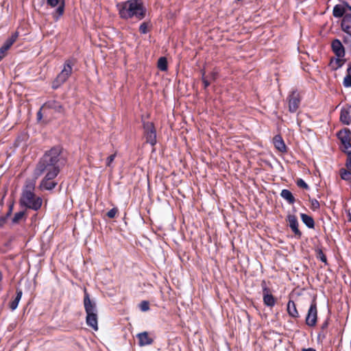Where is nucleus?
I'll return each instance as SVG.
<instances>
[{
    "instance_id": "43",
    "label": "nucleus",
    "mask_w": 351,
    "mask_h": 351,
    "mask_svg": "<svg viewBox=\"0 0 351 351\" xmlns=\"http://www.w3.org/2000/svg\"><path fill=\"white\" fill-rule=\"evenodd\" d=\"M7 51L5 49H3V47H0V57L3 58V57L5 56V52Z\"/></svg>"
},
{
    "instance_id": "40",
    "label": "nucleus",
    "mask_w": 351,
    "mask_h": 351,
    "mask_svg": "<svg viewBox=\"0 0 351 351\" xmlns=\"http://www.w3.org/2000/svg\"><path fill=\"white\" fill-rule=\"evenodd\" d=\"M8 219L5 218L4 215H1L0 217V228L3 227V226L7 223Z\"/></svg>"
},
{
    "instance_id": "17",
    "label": "nucleus",
    "mask_w": 351,
    "mask_h": 351,
    "mask_svg": "<svg viewBox=\"0 0 351 351\" xmlns=\"http://www.w3.org/2000/svg\"><path fill=\"white\" fill-rule=\"evenodd\" d=\"M43 107L47 108L49 109L53 110L56 112L58 113H64V108L60 104V102L57 101L56 100H50L47 102H45Z\"/></svg>"
},
{
    "instance_id": "5",
    "label": "nucleus",
    "mask_w": 351,
    "mask_h": 351,
    "mask_svg": "<svg viewBox=\"0 0 351 351\" xmlns=\"http://www.w3.org/2000/svg\"><path fill=\"white\" fill-rule=\"evenodd\" d=\"M73 62L74 60L71 59L66 60L64 62L63 69L52 82L51 88L53 90L58 89L71 75L72 73Z\"/></svg>"
},
{
    "instance_id": "34",
    "label": "nucleus",
    "mask_w": 351,
    "mask_h": 351,
    "mask_svg": "<svg viewBox=\"0 0 351 351\" xmlns=\"http://www.w3.org/2000/svg\"><path fill=\"white\" fill-rule=\"evenodd\" d=\"M147 26H148L147 22L142 23L139 27V32L143 34H146L148 32Z\"/></svg>"
},
{
    "instance_id": "6",
    "label": "nucleus",
    "mask_w": 351,
    "mask_h": 351,
    "mask_svg": "<svg viewBox=\"0 0 351 351\" xmlns=\"http://www.w3.org/2000/svg\"><path fill=\"white\" fill-rule=\"evenodd\" d=\"M144 134L146 138V143L154 146L157 143L156 130L152 122L143 121Z\"/></svg>"
},
{
    "instance_id": "36",
    "label": "nucleus",
    "mask_w": 351,
    "mask_h": 351,
    "mask_svg": "<svg viewBox=\"0 0 351 351\" xmlns=\"http://www.w3.org/2000/svg\"><path fill=\"white\" fill-rule=\"evenodd\" d=\"M218 74H219V71L215 69L208 74V77L210 80L215 81L217 78Z\"/></svg>"
},
{
    "instance_id": "41",
    "label": "nucleus",
    "mask_w": 351,
    "mask_h": 351,
    "mask_svg": "<svg viewBox=\"0 0 351 351\" xmlns=\"http://www.w3.org/2000/svg\"><path fill=\"white\" fill-rule=\"evenodd\" d=\"M43 106L40 108V110L36 113V119L38 121H40L43 119V113H42V109Z\"/></svg>"
},
{
    "instance_id": "25",
    "label": "nucleus",
    "mask_w": 351,
    "mask_h": 351,
    "mask_svg": "<svg viewBox=\"0 0 351 351\" xmlns=\"http://www.w3.org/2000/svg\"><path fill=\"white\" fill-rule=\"evenodd\" d=\"M25 211L21 210L18 213H16L11 219V225L19 224L21 221H25Z\"/></svg>"
},
{
    "instance_id": "9",
    "label": "nucleus",
    "mask_w": 351,
    "mask_h": 351,
    "mask_svg": "<svg viewBox=\"0 0 351 351\" xmlns=\"http://www.w3.org/2000/svg\"><path fill=\"white\" fill-rule=\"evenodd\" d=\"M289 102V111L291 113L296 112L300 104V97L297 90H293L287 97Z\"/></svg>"
},
{
    "instance_id": "2",
    "label": "nucleus",
    "mask_w": 351,
    "mask_h": 351,
    "mask_svg": "<svg viewBox=\"0 0 351 351\" xmlns=\"http://www.w3.org/2000/svg\"><path fill=\"white\" fill-rule=\"evenodd\" d=\"M119 17L125 21L134 19L136 21L143 20L147 13V9L143 5V0H127L116 5Z\"/></svg>"
},
{
    "instance_id": "20",
    "label": "nucleus",
    "mask_w": 351,
    "mask_h": 351,
    "mask_svg": "<svg viewBox=\"0 0 351 351\" xmlns=\"http://www.w3.org/2000/svg\"><path fill=\"white\" fill-rule=\"evenodd\" d=\"M287 311L288 315L292 318L297 319L300 317V314L296 308V304L294 301L291 300H289L287 303Z\"/></svg>"
},
{
    "instance_id": "4",
    "label": "nucleus",
    "mask_w": 351,
    "mask_h": 351,
    "mask_svg": "<svg viewBox=\"0 0 351 351\" xmlns=\"http://www.w3.org/2000/svg\"><path fill=\"white\" fill-rule=\"evenodd\" d=\"M84 306L86 313V323L95 330H98V315L96 302L90 298L86 289H84Z\"/></svg>"
},
{
    "instance_id": "14",
    "label": "nucleus",
    "mask_w": 351,
    "mask_h": 351,
    "mask_svg": "<svg viewBox=\"0 0 351 351\" xmlns=\"http://www.w3.org/2000/svg\"><path fill=\"white\" fill-rule=\"evenodd\" d=\"M331 49L336 57L343 58L346 55L345 48L340 40L335 38L332 41Z\"/></svg>"
},
{
    "instance_id": "24",
    "label": "nucleus",
    "mask_w": 351,
    "mask_h": 351,
    "mask_svg": "<svg viewBox=\"0 0 351 351\" xmlns=\"http://www.w3.org/2000/svg\"><path fill=\"white\" fill-rule=\"evenodd\" d=\"M23 291L21 289H17L15 298L10 302V308L12 311H14L18 307L19 303L22 298Z\"/></svg>"
},
{
    "instance_id": "18",
    "label": "nucleus",
    "mask_w": 351,
    "mask_h": 351,
    "mask_svg": "<svg viewBox=\"0 0 351 351\" xmlns=\"http://www.w3.org/2000/svg\"><path fill=\"white\" fill-rule=\"evenodd\" d=\"M341 29L351 36V13L346 14L341 23Z\"/></svg>"
},
{
    "instance_id": "10",
    "label": "nucleus",
    "mask_w": 351,
    "mask_h": 351,
    "mask_svg": "<svg viewBox=\"0 0 351 351\" xmlns=\"http://www.w3.org/2000/svg\"><path fill=\"white\" fill-rule=\"evenodd\" d=\"M56 177L45 176L40 182L38 188L41 191H51L56 187L58 182L54 179Z\"/></svg>"
},
{
    "instance_id": "16",
    "label": "nucleus",
    "mask_w": 351,
    "mask_h": 351,
    "mask_svg": "<svg viewBox=\"0 0 351 351\" xmlns=\"http://www.w3.org/2000/svg\"><path fill=\"white\" fill-rule=\"evenodd\" d=\"M273 143L275 148L282 153H285L287 151V147L285 141L280 134H276L273 138Z\"/></svg>"
},
{
    "instance_id": "31",
    "label": "nucleus",
    "mask_w": 351,
    "mask_h": 351,
    "mask_svg": "<svg viewBox=\"0 0 351 351\" xmlns=\"http://www.w3.org/2000/svg\"><path fill=\"white\" fill-rule=\"evenodd\" d=\"M317 258L319 259L322 263L327 264V258L326 256L323 252L321 248H318L315 250Z\"/></svg>"
},
{
    "instance_id": "8",
    "label": "nucleus",
    "mask_w": 351,
    "mask_h": 351,
    "mask_svg": "<svg viewBox=\"0 0 351 351\" xmlns=\"http://www.w3.org/2000/svg\"><path fill=\"white\" fill-rule=\"evenodd\" d=\"M60 0H46L47 4L51 8H55L58 5V8L52 13V16L55 21H58L64 12V1L62 0L60 3Z\"/></svg>"
},
{
    "instance_id": "26",
    "label": "nucleus",
    "mask_w": 351,
    "mask_h": 351,
    "mask_svg": "<svg viewBox=\"0 0 351 351\" xmlns=\"http://www.w3.org/2000/svg\"><path fill=\"white\" fill-rule=\"evenodd\" d=\"M347 14L346 11L340 4H337L334 6L332 10V14L335 18H341Z\"/></svg>"
},
{
    "instance_id": "38",
    "label": "nucleus",
    "mask_w": 351,
    "mask_h": 351,
    "mask_svg": "<svg viewBox=\"0 0 351 351\" xmlns=\"http://www.w3.org/2000/svg\"><path fill=\"white\" fill-rule=\"evenodd\" d=\"M116 153L113 154H111L107 158H106V166L108 167H110L111 165V163L114 161L115 157H116Z\"/></svg>"
},
{
    "instance_id": "22",
    "label": "nucleus",
    "mask_w": 351,
    "mask_h": 351,
    "mask_svg": "<svg viewBox=\"0 0 351 351\" xmlns=\"http://www.w3.org/2000/svg\"><path fill=\"white\" fill-rule=\"evenodd\" d=\"M19 36V33L15 32L12 34L11 36L9 37L3 43L1 47H3V49L8 51L11 46L14 44V43L16 40Z\"/></svg>"
},
{
    "instance_id": "46",
    "label": "nucleus",
    "mask_w": 351,
    "mask_h": 351,
    "mask_svg": "<svg viewBox=\"0 0 351 351\" xmlns=\"http://www.w3.org/2000/svg\"><path fill=\"white\" fill-rule=\"evenodd\" d=\"M302 351H316V350L313 348H302Z\"/></svg>"
},
{
    "instance_id": "3",
    "label": "nucleus",
    "mask_w": 351,
    "mask_h": 351,
    "mask_svg": "<svg viewBox=\"0 0 351 351\" xmlns=\"http://www.w3.org/2000/svg\"><path fill=\"white\" fill-rule=\"evenodd\" d=\"M35 180L28 179L25 181L19 199V204L23 207L37 211L42 206L43 199L40 197L35 195Z\"/></svg>"
},
{
    "instance_id": "42",
    "label": "nucleus",
    "mask_w": 351,
    "mask_h": 351,
    "mask_svg": "<svg viewBox=\"0 0 351 351\" xmlns=\"http://www.w3.org/2000/svg\"><path fill=\"white\" fill-rule=\"evenodd\" d=\"M202 82L204 84V89H206L210 86V82L207 78H204Z\"/></svg>"
},
{
    "instance_id": "19",
    "label": "nucleus",
    "mask_w": 351,
    "mask_h": 351,
    "mask_svg": "<svg viewBox=\"0 0 351 351\" xmlns=\"http://www.w3.org/2000/svg\"><path fill=\"white\" fill-rule=\"evenodd\" d=\"M136 337L138 339L140 346H149L154 342V339L149 337L148 332L146 331L137 334Z\"/></svg>"
},
{
    "instance_id": "33",
    "label": "nucleus",
    "mask_w": 351,
    "mask_h": 351,
    "mask_svg": "<svg viewBox=\"0 0 351 351\" xmlns=\"http://www.w3.org/2000/svg\"><path fill=\"white\" fill-rule=\"evenodd\" d=\"M296 184L300 188H302L306 190L309 189V186L307 184V183L302 178L298 179L296 182Z\"/></svg>"
},
{
    "instance_id": "49",
    "label": "nucleus",
    "mask_w": 351,
    "mask_h": 351,
    "mask_svg": "<svg viewBox=\"0 0 351 351\" xmlns=\"http://www.w3.org/2000/svg\"><path fill=\"white\" fill-rule=\"evenodd\" d=\"M348 217H349V221L351 222V212L350 211L348 212Z\"/></svg>"
},
{
    "instance_id": "48",
    "label": "nucleus",
    "mask_w": 351,
    "mask_h": 351,
    "mask_svg": "<svg viewBox=\"0 0 351 351\" xmlns=\"http://www.w3.org/2000/svg\"><path fill=\"white\" fill-rule=\"evenodd\" d=\"M11 215H12V214H10V213H8V212H7V213H6V214H5V215H4V217H5V218H6V219H8V218L11 216Z\"/></svg>"
},
{
    "instance_id": "45",
    "label": "nucleus",
    "mask_w": 351,
    "mask_h": 351,
    "mask_svg": "<svg viewBox=\"0 0 351 351\" xmlns=\"http://www.w3.org/2000/svg\"><path fill=\"white\" fill-rule=\"evenodd\" d=\"M326 337V335L324 334H322L321 332H319L317 335V341H319L320 339L322 338V339H324Z\"/></svg>"
},
{
    "instance_id": "28",
    "label": "nucleus",
    "mask_w": 351,
    "mask_h": 351,
    "mask_svg": "<svg viewBox=\"0 0 351 351\" xmlns=\"http://www.w3.org/2000/svg\"><path fill=\"white\" fill-rule=\"evenodd\" d=\"M343 85L346 88L351 87V64L347 69V73L343 78Z\"/></svg>"
},
{
    "instance_id": "39",
    "label": "nucleus",
    "mask_w": 351,
    "mask_h": 351,
    "mask_svg": "<svg viewBox=\"0 0 351 351\" xmlns=\"http://www.w3.org/2000/svg\"><path fill=\"white\" fill-rule=\"evenodd\" d=\"M329 320H330V318L328 317L325 320L324 322L322 323V326H321V329L322 330H326L328 327V325H329Z\"/></svg>"
},
{
    "instance_id": "30",
    "label": "nucleus",
    "mask_w": 351,
    "mask_h": 351,
    "mask_svg": "<svg viewBox=\"0 0 351 351\" xmlns=\"http://www.w3.org/2000/svg\"><path fill=\"white\" fill-rule=\"evenodd\" d=\"M340 176L343 180H349L351 176V169L342 168L340 169Z\"/></svg>"
},
{
    "instance_id": "37",
    "label": "nucleus",
    "mask_w": 351,
    "mask_h": 351,
    "mask_svg": "<svg viewBox=\"0 0 351 351\" xmlns=\"http://www.w3.org/2000/svg\"><path fill=\"white\" fill-rule=\"evenodd\" d=\"M311 206L314 210L319 208V202L316 199H312L310 200Z\"/></svg>"
},
{
    "instance_id": "47",
    "label": "nucleus",
    "mask_w": 351,
    "mask_h": 351,
    "mask_svg": "<svg viewBox=\"0 0 351 351\" xmlns=\"http://www.w3.org/2000/svg\"><path fill=\"white\" fill-rule=\"evenodd\" d=\"M205 75H206L205 71H202V81H203L204 78H206Z\"/></svg>"
},
{
    "instance_id": "23",
    "label": "nucleus",
    "mask_w": 351,
    "mask_h": 351,
    "mask_svg": "<svg viewBox=\"0 0 351 351\" xmlns=\"http://www.w3.org/2000/svg\"><path fill=\"white\" fill-rule=\"evenodd\" d=\"M282 198L285 199L289 204H293L295 202V199L292 193L288 189H282L280 193Z\"/></svg>"
},
{
    "instance_id": "1",
    "label": "nucleus",
    "mask_w": 351,
    "mask_h": 351,
    "mask_svg": "<svg viewBox=\"0 0 351 351\" xmlns=\"http://www.w3.org/2000/svg\"><path fill=\"white\" fill-rule=\"evenodd\" d=\"M62 152V148L60 146H54L46 151L34 169L32 180L36 181L44 173L45 176L57 177L60 172L61 166L64 165Z\"/></svg>"
},
{
    "instance_id": "50",
    "label": "nucleus",
    "mask_w": 351,
    "mask_h": 351,
    "mask_svg": "<svg viewBox=\"0 0 351 351\" xmlns=\"http://www.w3.org/2000/svg\"><path fill=\"white\" fill-rule=\"evenodd\" d=\"M3 58L0 57V61L2 60Z\"/></svg>"
},
{
    "instance_id": "29",
    "label": "nucleus",
    "mask_w": 351,
    "mask_h": 351,
    "mask_svg": "<svg viewBox=\"0 0 351 351\" xmlns=\"http://www.w3.org/2000/svg\"><path fill=\"white\" fill-rule=\"evenodd\" d=\"M158 68L162 71H166L168 69V62L165 57H160L158 60Z\"/></svg>"
},
{
    "instance_id": "21",
    "label": "nucleus",
    "mask_w": 351,
    "mask_h": 351,
    "mask_svg": "<svg viewBox=\"0 0 351 351\" xmlns=\"http://www.w3.org/2000/svg\"><path fill=\"white\" fill-rule=\"evenodd\" d=\"M300 217L302 221L308 228L313 229L315 228V221L311 216L305 213H301Z\"/></svg>"
},
{
    "instance_id": "7",
    "label": "nucleus",
    "mask_w": 351,
    "mask_h": 351,
    "mask_svg": "<svg viewBox=\"0 0 351 351\" xmlns=\"http://www.w3.org/2000/svg\"><path fill=\"white\" fill-rule=\"evenodd\" d=\"M306 324L310 327L315 326L317 321V309L315 300H313L306 317Z\"/></svg>"
},
{
    "instance_id": "35",
    "label": "nucleus",
    "mask_w": 351,
    "mask_h": 351,
    "mask_svg": "<svg viewBox=\"0 0 351 351\" xmlns=\"http://www.w3.org/2000/svg\"><path fill=\"white\" fill-rule=\"evenodd\" d=\"M118 212L117 208L114 207L110 209L107 213L106 215L108 217L112 219L115 217L116 214Z\"/></svg>"
},
{
    "instance_id": "32",
    "label": "nucleus",
    "mask_w": 351,
    "mask_h": 351,
    "mask_svg": "<svg viewBox=\"0 0 351 351\" xmlns=\"http://www.w3.org/2000/svg\"><path fill=\"white\" fill-rule=\"evenodd\" d=\"M139 308L141 311L145 312L149 309V303L148 301L143 300L139 304Z\"/></svg>"
},
{
    "instance_id": "12",
    "label": "nucleus",
    "mask_w": 351,
    "mask_h": 351,
    "mask_svg": "<svg viewBox=\"0 0 351 351\" xmlns=\"http://www.w3.org/2000/svg\"><path fill=\"white\" fill-rule=\"evenodd\" d=\"M351 132L348 128H344L339 131L337 134V138L343 145L345 150L351 148L350 135Z\"/></svg>"
},
{
    "instance_id": "27",
    "label": "nucleus",
    "mask_w": 351,
    "mask_h": 351,
    "mask_svg": "<svg viewBox=\"0 0 351 351\" xmlns=\"http://www.w3.org/2000/svg\"><path fill=\"white\" fill-rule=\"evenodd\" d=\"M342 58L336 57L335 58H331L330 61V64L332 65L335 62V66H332V69L334 71H337V69L342 67L343 63L345 62V60H342Z\"/></svg>"
},
{
    "instance_id": "44",
    "label": "nucleus",
    "mask_w": 351,
    "mask_h": 351,
    "mask_svg": "<svg viewBox=\"0 0 351 351\" xmlns=\"http://www.w3.org/2000/svg\"><path fill=\"white\" fill-rule=\"evenodd\" d=\"M13 208H14V203L13 202L10 203L9 206H8V213L12 214V211H13Z\"/></svg>"
},
{
    "instance_id": "11",
    "label": "nucleus",
    "mask_w": 351,
    "mask_h": 351,
    "mask_svg": "<svg viewBox=\"0 0 351 351\" xmlns=\"http://www.w3.org/2000/svg\"><path fill=\"white\" fill-rule=\"evenodd\" d=\"M263 289V300L264 304L268 307H273L276 304V299L270 293L269 289L267 287L266 282L263 280L261 282Z\"/></svg>"
},
{
    "instance_id": "15",
    "label": "nucleus",
    "mask_w": 351,
    "mask_h": 351,
    "mask_svg": "<svg viewBox=\"0 0 351 351\" xmlns=\"http://www.w3.org/2000/svg\"><path fill=\"white\" fill-rule=\"evenodd\" d=\"M340 121L348 125L351 123V105L341 108L340 112Z\"/></svg>"
},
{
    "instance_id": "13",
    "label": "nucleus",
    "mask_w": 351,
    "mask_h": 351,
    "mask_svg": "<svg viewBox=\"0 0 351 351\" xmlns=\"http://www.w3.org/2000/svg\"><path fill=\"white\" fill-rule=\"evenodd\" d=\"M287 221L289 222V226L294 233L296 239H300L302 237V232L299 230V223L297 217L293 215H289L287 218Z\"/></svg>"
}]
</instances>
